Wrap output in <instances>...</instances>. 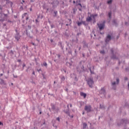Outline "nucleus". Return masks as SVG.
I'll return each mask as SVG.
<instances>
[{
	"mask_svg": "<svg viewBox=\"0 0 129 129\" xmlns=\"http://www.w3.org/2000/svg\"><path fill=\"white\" fill-rule=\"evenodd\" d=\"M79 65L81 68V69L82 70V72H85L86 71V70H85V67H84V65H85V61L82 60L80 63Z\"/></svg>",
	"mask_w": 129,
	"mask_h": 129,
	"instance_id": "nucleus-11",
	"label": "nucleus"
},
{
	"mask_svg": "<svg viewBox=\"0 0 129 129\" xmlns=\"http://www.w3.org/2000/svg\"><path fill=\"white\" fill-rule=\"evenodd\" d=\"M80 95L82 96V97H84V98H86V97H87V94L86 93H85L83 92H80Z\"/></svg>",
	"mask_w": 129,
	"mask_h": 129,
	"instance_id": "nucleus-24",
	"label": "nucleus"
},
{
	"mask_svg": "<svg viewBox=\"0 0 129 129\" xmlns=\"http://www.w3.org/2000/svg\"><path fill=\"white\" fill-rule=\"evenodd\" d=\"M89 70H90V73H91V75H94V67L93 66V70H92V68H89Z\"/></svg>",
	"mask_w": 129,
	"mask_h": 129,
	"instance_id": "nucleus-22",
	"label": "nucleus"
},
{
	"mask_svg": "<svg viewBox=\"0 0 129 129\" xmlns=\"http://www.w3.org/2000/svg\"><path fill=\"white\" fill-rule=\"evenodd\" d=\"M3 15H4L5 18H7L8 17V15L7 14H5L4 13L3 14Z\"/></svg>",
	"mask_w": 129,
	"mask_h": 129,
	"instance_id": "nucleus-49",
	"label": "nucleus"
},
{
	"mask_svg": "<svg viewBox=\"0 0 129 129\" xmlns=\"http://www.w3.org/2000/svg\"><path fill=\"white\" fill-rule=\"evenodd\" d=\"M98 16L97 14H91V17L93 18V20H96V17Z\"/></svg>",
	"mask_w": 129,
	"mask_h": 129,
	"instance_id": "nucleus-27",
	"label": "nucleus"
},
{
	"mask_svg": "<svg viewBox=\"0 0 129 129\" xmlns=\"http://www.w3.org/2000/svg\"><path fill=\"white\" fill-rule=\"evenodd\" d=\"M15 31L16 32V33L15 34L14 38L17 40V41L18 42L20 40L22 36L20 35V32L19 30H18L17 28H16L15 30Z\"/></svg>",
	"mask_w": 129,
	"mask_h": 129,
	"instance_id": "nucleus-2",
	"label": "nucleus"
},
{
	"mask_svg": "<svg viewBox=\"0 0 129 129\" xmlns=\"http://www.w3.org/2000/svg\"><path fill=\"white\" fill-rule=\"evenodd\" d=\"M78 53V51L76 49H75V53H74V56H76Z\"/></svg>",
	"mask_w": 129,
	"mask_h": 129,
	"instance_id": "nucleus-36",
	"label": "nucleus"
},
{
	"mask_svg": "<svg viewBox=\"0 0 129 129\" xmlns=\"http://www.w3.org/2000/svg\"><path fill=\"white\" fill-rule=\"evenodd\" d=\"M37 71L40 73V72L42 73V71L41 70V69H37Z\"/></svg>",
	"mask_w": 129,
	"mask_h": 129,
	"instance_id": "nucleus-43",
	"label": "nucleus"
},
{
	"mask_svg": "<svg viewBox=\"0 0 129 129\" xmlns=\"http://www.w3.org/2000/svg\"><path fill=\"white\" fill-rule=\"evenodd\" d=\"M17 67V64H15V65L14 66V69L13 68V70H16V69Z\"/></svg>",
	"mask_w": 129,
	"mask_h": 129,
	"instance_id": "nucleus-52",
	"label": "nucleus"
},
{
	"mask_svg": "<svg viewBox=\"0 0 129 129\" xmlns=\"http://www.w3.org/2000/svg\"><path fill=\"white\" fill-rule=\"evenodd\" d=\"M113 0H108V1H107V4L110 5H111L112 4Z\"/></svg>",
	"mask_w": 129,
	"mask_h": 129,
	"instance_id": "nucleus-32",
	"label": "nucleus"
},
{
	"mask_svg": "<svg viewBox=\"0 0 129 129\" xmlns=\"http://www.w3.org/2000/svg\"><path fill=\"white\" fill-rule=\"evenodd\" d=\"M1 82H0V85H5V86H7V84L6 83V82L5 81H4L3 79H0Z\"/></svg>",
	"mask_w": 129,
	"mask_h": 129,
	"instance_id": "nucleus-21",
	"label": "nucleus"
},
{
	"mask_svg": "<svg viewBox=\"0 0 129 129\" xmlns=\"http://www.w3.org/2000/svg\"><path fill=\"white\" fill-rule=\"evenodd\" d=\"M125 71H129V68H126L125 69Z\"/></svg>",
	"mask_w": 129,
	"mask_h": 129,
	"instance_id": "nucleus-57",
	"label": "nucleus"
},
{
	"mask_svg": "<svg viewBox=\"0 0 129 129\" xmlns=\"http://www.w3.org/2000/svg\"><path fill=\"white\" fill-rule=\"evenodd\" d=\"M84 109L85 111H87V113H89L93 111L92 109V106L90 105L85 106Z\"/></svg>",
	"mask_w": 129,
	"mask_h": 129,
	"instance_id": "nucleus-9",
	"label": "nucleus"
},
{
	"mask_svg": "<svg viewBox=\"0 0 129 129\" xmlns=\"http://www.w3.org/2000/svg\"><path fill=\"white\" fill-rule=\"evenodd\" d=\"M61 71H64L66 74L67 73V71L65 69L61 70Z\"/></svg>",
	"mask_w": 129,
	"mask_h": 129,
	"instance_id": "nucleus-61",
	"label": "nucleus"
},
{
	"mask_svg": "<svg viewBox=\"0 0 129 129\" xmlns=\"http://www.w3.org/2000/svg\"><path fill=\"white\" fill-rule=\"evenodd\" d=\"M73 13H74V14L75 15L76 14V11L75 9H73Z\"/></svg>",
	"mask_w": 129,
	"mask_h": 129,
	"instance_id": "nucleus-50",
	"label": "nucleus"
},
{
	"mask_svg": "<svg viewBox=\"0 0 129 129\" xmlns=\"http://www.w3.org/2000/svg\"><path fill=\"white\" fill-rule=\"evenodd\" d=\"M87 84L89 85V87L91 88H93V85L94 84V81L93 78H89L87 79Z\"/></svg>",
	"mask_w": 129,
	"mask_h": 129,
	"instance_id": "nucleus-3",
	"label": "nucleus"
},
{
	"mask_svg": "<svg viewBox=\"0 0 129 129\" xmlns=\"http://www.w3.org/2000/svg\"><path fill=\"white\" fill-rule=\"evenodd\" d=\"M41 75H42V77H43V78L44 79H46V77H45V76L44 74L42 73Z\"/></svg>",
	"mask_w": 129,
	"mask_h": 129,
	"instance_id": "nucleus-42",
	"label": "nucleus"
},
{
	"mask_svg": "<svg viewBox=\"0 0 129 129\" xmlns=\"http://www.w3.org/2000/svg\"><path fill=\"white\" fill-rule=\"evenodd\" d=\"M5 21V19L3 18V19H0V22H4Z\"/></svg>",
	"mask_w": 129,
	"mask_h": 129,
	"instance_id": "nucleus-44",
	"label": "nucleus"
},
{
	"mask_svg": "<svg viewBox=\"0 0 129 129\" xmlns=\"http://www.w3.org/2000/svg\"><path fill=\"white\" fill-rule=\"evenodd\" d=\"M101 52V53H102V54H105V51L104 50L101 51V52Z\"/></svg>",
	"mask_w": 129,
	"mask_h": 129,
	"instance_id": "nucleus-53",
	"label": "nucleus"
},
{
	"mask_svg": "<svg viewBox=\"0 0 129 129\" xmlns=\"http://www.w3.org/2000/svg\"><path fill=\"white\" fill-rule=\"evenodd\" d=\"M56 120H57V121H58L59 122V121H60V118H59V117H57V118H56Z\"/></svg>",
	"mask_w": 129,
	"mask_h": 129,
	"instance_id": "nucleus-51",
	"label": "nucleus"
},
{
	"mask_svg": "<svg viewBox=\"0 0 129 129\" xmlns=\"http://www.w3.org/2000/svg\"><path fill=\"white\" fill-rule=\"evenodd\" d=\"M41 66L42 67H45L46 68H47L48 64L45 61H44V62H43V63L41 64Z\"/></svg>",
	"mask_w": 129,
	"mask_h": 129,
	"instance_id": "nucleus-30",
	"label": "nucleus"
},
{
	"mask_svg": "<svg viewBox=\"0 0 129 129\" xmlns=\"http://www.w3.org/2000/svg\"><path fill=\"white\" fill-rule=\"evenodd\" d=\"M52 36L54 38H57L59 36V34L56 30H54V32L52 34Z\"/></svg>",
	"mask_w": 129,
	"mask_h": 129,
	"instance_id": "nucleus-17",
	"label": "nucleus"
},
{
	"mask_svg": "<svg viewBox=\"0 0 129 129\" xmlns=\"http://www.w3.org/2000/svg\"><path fill=\"white\" fill-rule=\"evenodd\" d=\"M57 56H58V58H59V59L60 58V56H61L60 54H58L57 55Z\"/></svg>",
	"mask_w": 129,
	"mask_h": 129,
	"instance_id": "nucleus-59",
	"label": "nucleus"
},
{
	"mask_svg": "<svg viewBox=\"0 0 129 129\" xmlns=\"http://www.w3.org/2000/svg\"><path fill=\"white\" fill-rule=\"evenodd\" d=\"M66 65H67L68 67H69L70 68H71V67L72 66L73 63H72V62H67Z\"/></svg>",
	"mask_w": 129,
	"mask_h": 129,
	"instance_id": "nucleus-29",
	"label": "nucleus"
},
{
	"mask_svg": "<svg viewBox=\"0 0 129 129\" xmlns=\"http://www.w3.org/2000/svg\"><path fill=\"white\" fill-rule=\"evenodd\" d=\"M77 24H78V26H81L82 25V21L81 22H78L77 23Z\"/></svg>",
	"mask_w": 129,
	"mask_h": 129,
	"instance_id": "nucleus-39",
	"label": "nucleus"
},
{
	"mask_svg": "<svg viewBox=\"0 0 129 129\" xmlns=\"http://www.w3.org/2000/svg\"><path fill=\"white\" fill-rule=\"evenodd\" d=\"M40 17V15H38L37 18L36 19L38 20H39Z\"/></svg>",
	"mask_w": 129,
	"mask_h": 129,
	"instance_id": "nucleus-55",
	"label": "nucleus"
},
{
	"mask_svg": "<svg viewBox=\"0 0 129 129\" xmlns=\"http://www.w3.org/2000/svg\"><path fill=\"white\" fill-rule=\"evenodd\" d=\"M25 67H26V64H25V63H24L23 64L22 71H23L24 70Z\"/></svg>",
	"mask_w": 129,
	"mask_h": 129,
	"instance_id": "nucleus-45",
	"label": "nucleus"
},
{
	"mask_svg": "<svg viewBox=\"0 0 129 129\" xmlns=\"http://www.w3.org/2000/svg\"><path fill=\"white\" fill-rule=\"evenodd\" d=\"M14 78H17L18 76L17 75H15L14 74L13 75Z\"/></svg>",
	"mask_w": 129,
	"mask_h": 129,
	"instance_id": "nucleus-56",
	"label": "nucleus"
},
{
	"mask_svg": "<svg viewBox=\"0 0 129 129\" xmlns=\"http://www.w3.org/2000/svg\"><path fill=\"white\" fill-rule=\"evenodd\" d=\"M99 93H100V94H103L104 95H105L106 91L105 90L104 87L101 88V90H100V91H99Z\"/></svg>",
	"mask_w": 129,
	"mask_h": 129,
	"instance_id": "nucleus-16",
	"label": "nucleus"
},
{
	"mask_svg": "<svg viewBox=\"0 0 129 129\" xmlns=\"http://www.w3.org/2000/svg\"><path fill=\"white\" fill-rule=\"evenodd\" d=\"M87 123L84 122V123H83V128H84V129L86 128V127H87Z\"/></svg>",
	"mask_w": 129,
	"mask_h": 129,
	"instance_id": "nucleus-35",
	"label": "nucleus"
},
{
	"mask_svg": "<svg viewBox=\"0 0 129 129\" xmlns=\"http://www.w3.org/2000/svg\"><path fill=\"white\" fill-rule=\"evenodd\" d=\"M58 46L61 48V49L62 50H64V45L62 44V42L61 41H59L58 43Z\"/></svg>",
	"mask_w": 129,
	"mask_h": 129,
	"instance_id": "nucleus-18",
	"label": "nucleus"
},
{
	"mask_svg": "<svg viewBox=\"0 0 129 129\" xmlns=\"http://www.w3.org/2000/svg\"><path fill=\"white\" fill-rule=\"evenodd\" d=\"M17 61H18V62L21 63V62L22 61V60H21V59H18V60H17Z\"/></svg>",
	"mask_w": 129,
	"mask_h": 129,
	"instance_id": "nucleus-63",
	"label": "nucleus"
},
{
	"mask_svg": "<svg viewBox=\"0 0 129 129\" xmlns=\"http://www.w3.org/2000/svg\"><path fill=\"white\" fill-rule=\"evenodd\" d=\"M112 39H114V36L110 35V34H108V35H107V37H106V38L105 39V42L108 44Z\"/></svg>",
	"mask_w": 129,
	"mask_h": 129,
	"instance_id": "nucleus-6",
	"label": "nucleus"
},
{
	"mask_svg": "<svg viewBox=\"0 0 129 129\" xmlns=\"http://www.w3.org/2000/svg\"><path fill=\"white\" fill-rule=\"evenodd\" d=\"M3 10V7L0 5V15L1 16H3V14L4 13Z\"/></svg>",
	"mask_w": 129,
	"mask_h": 129,
	"instance_id": "nucleus-25",
	"label": "nucleus"
},
{
	"mask_svg": "<svg viewBox=\"0 0 129 129\" xmlns=\"http://www.w3.org/2000/svg\"><path fill=\"white\" fill-rule=\"evenodd\" d=\"M26 35H27V36H28V37H29L30 34H29V33H28V29H26Z\"/></svg>",
	"mask_w": 129,
	"mask_h": 129,
	"instance_id": "nucleus-47",
	"label": "nucleus"
},
{
	"mask_svg": "<svg viewBox=\"0 0 129 129\" xmlns=\"http://www.w3.org/2000/svg\"><path fill=\"white\" fill-rule=\"evenodd\" d=\"M105 26V21L103 22V23L102 24H98V27H99V30H100V34L101 35L104 34V32L102 31V30L104 29Z\"/></svg>",
	"mask_w": 129,
	"mask_h": 129,
	"instance_id": "nucleus-1",
	"label": "nucleus"
},
{
	"mask_svg": "<svg viewBox=\"0 0 129 129\" xmlns=\"http://www.w3.org/2000/svg\"><path fill=\"white\" fill-rule=\"evenodd\" d=\"M22 52L23 55H25L26 53V51L28 50V47L27 45L26 46L25 45H23L22 48Z\"/></svg>",
	"mask_w": 129,
	"mask_h": 129,
	"instance_id": "nucleus-12",
	"label": "nucleus"
},
{
	"mask_svg": "<svg viewBox=\"0 0 129 129\" xmlns=\"http://www.w3.org/2000/svg\"><path fill=\"white\" fill-rule=\"evenodd\" d=\"M108 17H109V18L111 19L112 18V12L110 11L108 13Z\"/></svg>",
	"mask_w": 129,
	"mask_h": 129,
	"instance_id": "nucleus-31",
	"label": "nucleus"
},
{
	"mask_svg": "<svg viewBox=\"0 0 129 129\" xmlns=\"http://www.w3.org/2000/svg\"><path fill=\"white\" fill-rule=\"evenodd\" d=\"M52 5V8L53 9L57 8V6L59 5V2L58 0L54 1L51 4Z\"/></svg>",
	"mask_w": 129,
	"mask_h": 129,
	"instance_id": "nucleus-10",
	"label": "nucleus"
},
{
	"mask_svg": "<svg viewBox=\"0 0 129 129\" xmlns=\"http://www.w3.org/2000/svg\"><path fill=\"white\" fill-rule=\"evenodd\" d=\"M111 54H112V55H111V59H118V57L116 56V54L114 52V49L111 48Z\"/></svg>",
	"mask_w": 129,
	"mask_h": 129,
	"instance_id": "nucleus-8",
	"label": "nucleus"
},
{
	"mask_svg": "<svg viewBox=\"0 0 129 129\" xmlns=\"http://www.w3.org/2000/svg\"><path fill=\"white\" fill-rule=\"evenodd\" d=\"M68 115L69 116V117L71 118H73L74 117V115L73 114L71 115V112L70 113H68Z\"/></svg>",
	"mask_w": 129,
	"mask_h": 129,
	"instance_id": "nucleus-37",
	"label": "nucleus"
},
{
	"mask_svg": "<svg viewBox=\"0 0 129 129\" xmlns=\"http://www.w3.org/2000/svg\"><path fill=\"white\" fill-rule=\"evenodd\" d=\"M35 31H36V34H38L39 33V31H38V30L37 28L35 29Z\"/></svg>",
	"mask_w": 129,
	"mask_h": 129,
	"instance_id": "nucleus-54",
	"label": "nucleus"
},
{
	"mask_svg": "<svg viewBox=\"0 0 129 129\" xmlns=\"http://www.w3.org/2000/svg\"><path fill=\"white\" fill-rule=\"evenodd\" d=\"M50 26H51V29L55 28V25L53 24H51Z\"/></svg>",
	"mask_w": 129,
	"mask_h": 129,
	"instance_id": "nucleus-41",
	"label": "nucleus"
},
{
	"mask_svg": "<svg viewBox=\"0 0 129 129\" xmlns=\"http://www.w3.org/2000/svg\"><path fill=\"white\" fill-rule=\"evenodd\" d=\"M83 44V48H88V43H86L85 40H84L82 42Z\"/></svg>",
	"mask_w": 129,
	"mask_h": 129,
	"instance_id": "nucleus-19",
	"label": "nucleus"
},
{
	"mask_svg": "<svg viewBox=\"0 0 129 129\" xmlns=\"http://www.w3.org/2000/svg\"><path fill=\"white\" fill-rule=\"evenodd\" d=\"M52 45L54 46V47H55V46L56 45V43L54 41L52 43Z\"/></svg>",
	"mask_w": 129,
	"mask_h": 129,
	"instance_id": "nucleus-48",
	"label": "nucleus"
},
{
	"mask_svg": "<svg viewBox=\"0 0 129 129\" xmlns=\"http://www.w3.org/2000/svg\"><path fill=\"white\" fill-rule=\"evenodd\" d=\"M20 4H21L22 5H21L19 10L20 12H21L24 10V8H23L24 5H23V3H21Z\"/></svg>",
	"mask_w": 129,
	"mask_h": 129,
	"instance_id": "nucleus-28",
	"label": "nucleus"
},
{
	"mask_svg": "<svg viewBox=\"0 0 129 129\" xmlns=\"http://www.w3.org/2000/svg\"><path fill=\"white\" fill-rule=\"evenodd\" d=\"M70 108H69V105H67V109H65V110L63 111V112H64L66 114H69L70 113H71V112H70Z\"/></svg>",
	"mask_w": 129,
	"mask_h": 129,
	"instance_id": "nucleus-20",
	"label": "nucleus"
},
{
	"mask_svg": "<svg viewBox=\"0 0 129 129\" xmlns=\"http://www.w3.org/2000/svg\"><path fill=\"white\" fill-rule=\"evenodd\" d=\"M32 71H33V73H32V74L33 75H34V76H35V73L34 70H32Z\"/></svg>",
	"mask_w": 129,
	"mask_h": 129,
	"instance_id": "nucleus-58",
	"label": "nucleus"
},
{
	"mask_svg": "<svg viewBox=\"0 0 129 129\" xmlns=\"http://www.w3.org/2000/svg\"><path fill=\"white\" fill-rule=\"evenodd\" d=\"M8 23H13V21H10V20H8Z\"/></svg>",
	"mask_w": 129,
	"mask_h": 129,
	"instance_id": "nucleus-62",
	"label": "nucleus"
},
{
	"mask_svg": "<svg viewBox=\"0 0 129 129\" xmlns=\"http://www.w3.org/2000/svg\"><path fill=\"white\" fill-rule=\"evenodd\" d=\"M105 106L104 105H102L101 104H100V109H104Z\"/></svg>",
	"mask_w": 129,
	"mask_h": 129,
	"instance_id": "nucleus-40",
	"label": "nucleus"
},
{
	"mask_svg": "<svg viewBox=\"0 0 129 129\" xmlns=\"http://www.w3.org/2000/svg\"><path fill=\"white\" fill-rule=\"evenodd\" d=\"M25 17L26 18V21H28V19H29V15H28L27 13H24V14L22 15V19H23L22 22H23V23H25V21L24 20V18Z\"/></svg>",
	"mask_w": 129,
	"mask_h": 129,
	"instance_id": "nucleus-13",
	"label": "nucleus"
},
{
	"mask_svg": "<svg viewBox=\"0 0 129 129\" xmlns=\"http://www.w3.org/2000/svg\"><path fill=\"white\" fill-rule=\"evenodd\" d=\"M82 56H83L84 58L85 57V53H82Z\"/></svg>",
	"mask_w": 129,
	"mask_h": 129,
	"instance_id": "nucleus-60",
	"label": "nucleus"
},
{
	"mask_svg": "<svg viewBox=\"0 0 129 129\" xmlns=\"http://www.w3.org/2000/svg\"><path fill=\"white\" fill-rule=\"evenodd\" d=\"M128 123H129L128 120H127V119L123 118V119H121V120H120V123H117V125H118V126H119L121 124H126Z\"/></svg>",
	"mask_w": 129,
	"mask_h": 129,
	"instance_id": "nucleus-7",
	"label": "nucleus"
},
{
	"mask_svg": "<svg viewBox=\"0 0 129 129\" xmlns=\"http://www.w3.org/2000/svg\"><path fill=\"white\" fill-rule=\"evenodd\" d=\"M82 24H83L85 26H87L88 23H86L85 21H82Z\"/></svg>",
	"mask_w": 129,
	"mask_h": 129,
	"instance_id": "nucleus-33",
	"label": "nucleus"
},
{
	"mask_svg": "<svg viewBox=\"0 0 129 129\" xmlns=\"http://www.w3.org/2000/svg\"><path fill=\"white\" fill-rule=\"evenodd\" d=\"M38 20H37V19H36V20H35V22H36V23L37 24V23H39V21H38Z\"/></svg>",
	"mask_w": 129,
	"mask_h": 129,
	"instance_id": "nucleus-64",
	"label": "nucleus"
},
{
	"mask_svg": "<svg viewBox=\"0 0 129 129\" xmlns=\"http://www.w3.org/2000/svg\"><path fill=\"white\" fill-rule=\"evenodd\" d=\"M89 15L90 14V16H88L87 17V18H86V22H91L92 20V18L91 17V14L89 13L88 14Z\"/></svg>",
	"mask_w": 129,
	"mask_h": 129,
	"instance_id": "nucleus-14",
	"label": "nucleus"
},
{
	"mask_svg": "<svg viewBox=\"0 0 129 129\" xmlns=\"http://www.w3.org/2000/svg\"><path fill=\"white\" fill-rule=\"evenodd\" d=\"M50 106L51 107V109L52 110V111H54V113H58L59 112V107H56V106L53 103H51Z\"/></svg>",
	"mask_w": 129,
	"mask_h": 129,
	"instance_id": "nucleus-5",
	"label": "nucleus"
},
{
	"mask_svg": "<svg viewBox=\"0 0 129 129\" xmlns=\"http://www.w3.org/2000/svg\"><path fill=\"white\" fill-rule=\"evenodd\" d=\"M119 79L118 78H116V82H112V83L111 84V86H112V89L116 90L117 87L116 85H118L119 84Z\"/></svg>",
	"mask_w": 129,
	"mask_h": 129,
	"instance_id": "nucleus-4",
	"label": "nucleus"
},
{
	"mask_svg": "<svg viewBox=\"0 0 129 129\" xmlns=\"http://www.w3.org/2000/svg\"><path fill=\"white\" fill-rule=\"evenodd\" d=\"M28 28L29 30L31 29V26L30 25H28Z\"/></svg>",
	"mask_w": 129,
	"mask_h": 129,
	"instance_id": "nucleus-46",
	"label": "nucleus"
},
{
	"mask_svg": "<svg viewBox=\"0 0 129 129\" xmlns=\"http://www.w3.org/2000/svg\"><path fill=\"white\" fill-rule=\"evenodd\" d=\"M59 78L61 79V83L63 82V81H64L66 80L65 77L64 76H59Z\"/></svg>",
	"mask_w": 129,
	"mask_h": 129,
	"instance_id": "nucleus-26",
	"label": "nucleus"
},
{
	"mask_svg": "<svg viewBox=\"0 0 129 129\" xmlns=\"http://www.w3.org/2000/svg\"><path fill=\"white\" fill-rule=\"evenodd\" d=\"M66 51L68 52V55H71L72 56H73V51H72V49L69 47V48H66Z\"/></svg>",
	"mask_w": 129,
	"mask_h": 129,
	"instance_id": "nucleus-15",
	"label": "nucleus"
},
{
	"mask_svg": "<svg viewBox=\"0 0 129 129\" xmlns=\"http://www.w3.org/2000/svg\"><path fill=\"white\" fill-rule=\"evenodd\" d=\"M112 23H113V25H115V26L116 27H117L118 26V24L117 23V21L115 19L113 20V21H112Z\"/></svg>",
	"mask_w": 129,
	"mask_h": 129,
	"instance_id": "nucleus-23",
	"label": "nucleus"
},
{
	"mask_svg": "<svg viewBox=\"0 0 129 129\" xmlns=\"http://www.w3.org/2000/svg\"><path fill=\"white\" fill-rule=\"evenodd\" d=\"M54 15H53V17H57V14H58V12H57V11H55L54 12Z\"/></svg>",
	"mask_w": 129,
	"mask_h": 129,
	"instance_id": "nucleus-34",
	"label": "nucleus"
},
{
	"mask_svg": "<svg viewBox=\"0 0 129 129\" xmlns=\"http://www.w3.org/2000/svg\"><path fill=\"white\" fill-rule=\"evenodd\" d=\"M48 6H46L45 4L43 5L42 8L44 10L47 9L48 8Z\"/></svg>",
	"mask_w": 129,
	"mask_h": 129,
	"instance_id": "nucleus-38",
	"label": "nucleus"
}]
</instances>
